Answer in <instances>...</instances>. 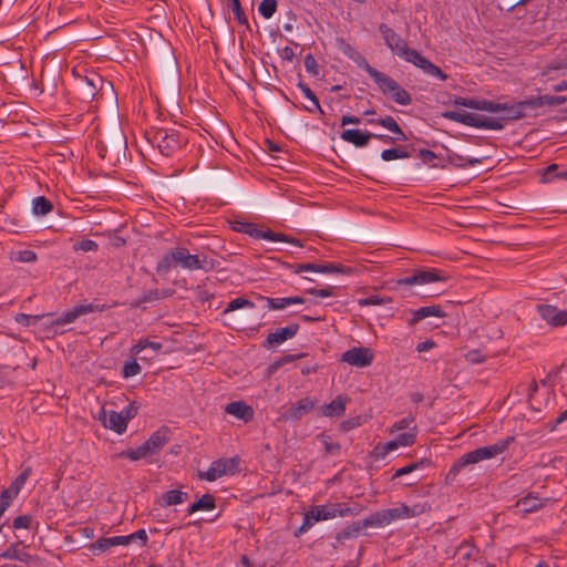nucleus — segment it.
Instances as JSON below:
<instances>
[{
	"instance_id": "1",
	"label": "nucleus",
	"mask_w": 567,
	"mask_h": 567,
	"mask_svg": "<svg viewBox=\"0 0 567 567\" xmlns=\"http://www.w3.org/2000/svg\"><path fill=\"white\" fill-rule=\"evenodd\" d=\"M379 31L384 40L385 45L392 51L393 54L404 59L406 62L412 63L421 69L425 74L439 78L441 81L449 79L437 65L432 63L427 58L422 55L417 50L408 47V43L400 34L385 23L379 25Z\"/></svg>"
},
{
	"instance_id": "2",
	"label": "nucleus",
	"mask_w": 567,
	"mask_h": 567,
	"mask_svg": "<svg viewBox=\"0 0 567 567\" xmlns=\"http://www.w3.org/2000/svg\"><path fill=\"white\" fill-rule=\"evenodd\" d=\"M318 229L329 236L347 238L361 245L389 243L394 245L395 237L385 233H377L352 223L340 219H323L317 225Z\"/></svg>"
},
{
	"instance_id": "3",
	"label": "nucleus",
	"mask_w": 567,
	"mask_h": 567,
	"mask_svg": "<svg viewBox=\"0 0 567 567\" xmlns=\"http://www.w3.org/2000/svg\"><path fill=\"white\" fill-rule=\"evenodd\" d=\"M96 150L99 156L110 166H116L125 161L127 152V140L117 124L110 126L105 133V140L97 141Z\"/></svg>"
},
{
	"instance_id": "4",
	"label": "nucleus",
	"mask_w": 567,
	"mask_h": 567,
	"mask_svg": "<svg viewBox=\"0 0 567 567\" xmlns=\"http://www.w3.org/2000/svg\"><path fill=\"white\" fill-rule=\"evenodd\" d=\"M227 221L233 230L246 234L254 239H265L274 243H287L298 247H303V244L300 239L285 233L274 231L269 227H259L256 223L244 221L239 219H228Z\"/></svg>"
},
{
	"instance_id": "5",
	"label": "nucleus",
	"mask_w": 567,
	"mask_h": 567,
	"mask_svg": "<svg viewBox=\"0 0 567 567\" xmlns=\"http://www.w3.org/2000/svg\"><path fill=\"white\" fill-rule=\"evenodd\" d=\"M147 135L150 143L167 157L173 156L187 142L182 131L176 128L159 127L147 133Z\"/></svg>"
},
{
	"instance_id": "6",
	"label": "nucleus",
	"mask_w": 567,
	"mask_h": 567,
	"mask_svg": "<svg viewBox=\"0 0 567 567\" xmlns=\"http://www.w3.org/2000/svg\"><path fill=\"white\" fill-rule=\"evenodd\" d=\"M231 174L226 167H212L198 177L197 188L204 192L227 194L234 189Z\"/></svg>"
},
{
	"instance_id": "7",
	"label": "nucleus",
	"mask_w": 567,
	"mask_h": 567,
	"mask_svg": "<svg viewBox=\"0 0 567 567\" xmlns=\"http://www.w3.org/2000/svg\"><path fill=\"white\" fill-rule=\"evenodd\" d=\"M442 117L464 124L466 126L484 130L499 131L504 128L502 118L486 117L480 114L460 111H444Z\"/></svg>"
},
{
	"instance_id": "8",
	"label": "nucleus",
	"mask_w": 567,
	"mask_h": 567,
	"mask_svg": "<svg viewBox=\"0 0 567 567\" xmlns=\"http://www.w3.org/2000/svg\"><path fill=\"white\" fill-rule=\"evenodd\" d=\"M370 78L375 82L379 90L394 103L403 106L412 103L411 94L390 75L375 70Z\"/></svg>"
},
{
	"instance_id": "9",
	"label": "nucleus",
	"mask_w": 567,
	"mask_h": 567,
	"mask_svg": "<svg viewBox=\"0 0 567 567\" xmlns=\"http://www.w3.org/2000/svg\"><path fill=\"white\" fill-rule=\"evenodd\" d=\"M135 540H140L141 546L147 545L148 536L144 528L125 536L100 537L95 543L90 545V550L93 554H99L114 546H127Z\"/></svg>"
},
{
	"instance_id": "10",
	"label": "nucleus",
	"mask_w": 567,
	"mask_h": 567,
	"mask_svg": "<svg viewBox=\"0 0 567 567\" xmlns=\"http://www.w3.org/2000/svg\"><path fill=\"white\" fill-rule=\"evenodd\" d=\"M243 308L254 309L255 303L247 298L238 297L230 300L223 312L224 316L230 315L228 317L229 326L236 330L245 329L252 321V315L250 312L241 311L233 313Z\"/></svg>"
},
{
	"instance_id": "11",
	"label": "nucleus",
	"mask_w": 567,
	"mask_h": 567,
	"mask_svg": "<svg viewBox=\"0 0 567 567\" xmlns=\"http://www.w3.org/2000/svg\"><path fill=\"white\" fill-rule=\"evenodd\" d=\"M514 441V436H507L503 440H498L494 444L477 447L466 453V460L472 462V464L478 463L484 460H491L504 453Z\"/></svg>"
},
{
	"instance_id": "12",
	"label": "nucleus",
	"mask_w": 567,
	"mask_h": 567,
	"mask_svg": "<svg viewBox=\"0 0 567 567\" xmlns=\"http://www.w3.org/2000/svg\"><path fill=\"white\" fill-rule=\"evenodd\" d=\"M239 462L236 457L219 458L212 463L206 472H198L200 480L214 482L225 474H235L238 471Z\"/></svg>"
},
{
	"instance_id": "13",
	"label": "nucleus",
	"mask_w": 567,
	"mask_h": 567,
	"mask_svg": "<svg viewBox=\"0 0 567 567\" xmlns=\"http://www.w3.org/2000/svg\"><path fill=\"white\" fill-rule=\"evenodd\" d=\"M104 84L112 86L111 82H105L104 79L96 73L85 76L79 84L80 99L85 102L93 101L96 99Z\"/></svg>"
},
{
	"instance_id": "14",
	"label": "nucleus",
	"mask_w": 567,
	"mask_h": 567,
	"mask_svg": "<svg viewBox=\"0 0 567 567\" xmlns=\"http://www.w3.org/2000/svg\"><path fill=\"white\" fill-rule=\"evenodd\" d=\"M374 359L370 348L354 347L342 353L341 361L352 367L365 368L372 364Z\"/></svg>"
},
{
	"instance_id": "15",
	"label": "nucleus",
	"mask_w": 567,
	"mask_h": 567,
	"mask_svg": "<svg viewBox=\"0 0 567 567\" xmlns=\"http://www.w3.org/2000/svg\"><path fill=\"white\" fill-rule=\"evenodd\" d=\"M317 405V400H312L309 396L300 399L297 403L291 404L285 410L279 420L284 422H295L300 420L303 415L312 411Z\"/></svg>"
},
{
	"instance_id": "16",
	"label": "nucleus",
	"mask_w": 567,
	"mask_h": 567,
	"mask_svg": "<svg viewBox=\"0 0 567 567\" xmlns=\"http://www.w3.org/2000/svg\"><path fill=\"white\" fill-rule=\"evenodd\" d=\"M298 331V323H290L284 328H279L267 336V338L262 341L261 347L265 349H270L272 347L279 346L285 341L293 338Z\"/></svg>"
},
{
	"instance_id": "17",
	"label": "nucleus",
	"mask_w": 567,
	"mask_h": 567,
	"mask_svg": "<svg viewBox=\"0 0 567 567\" xmlns=\"http://www.w3.org/2000/svg\"><path fill=\"white\" fill-rule=\"evenodd\" d=\"M429 317L445 318L446 313L444 312L441 305H431V306L421 307L416 310H412V317L408 320V326L414 327L420 321H422L423 319H426Z\"/></svg>"
},
{
	"instance_id": "18",
	"label": "nucleus",
	"mask_w": 567,
	"mask_h": 567,
	"mask_svg": "<svg viewBox=\"0 0 567 567\" xmlns=\"http://www.w3.org/2000/svg\"><path fill=\"white\" fill-rule=\"evenodd\" d=\"M340 137L355 147H365L373 138V133L358 128H348L341 133Z\"/></svg>"
},
{
	"instance_id": "19",
	"label": "nucleus",
	"mask_w": 567,
	"mask_h": 567,
	"mask_svg": "<svg viewBox=\"0 0 567 567\" xmlns=\"http://www.w3.org/2000/svg\"><path fill=\"white\" fill-rule=\"evenodd\" d=\"M225 412L245 423L251 421L255 414L254 409L244 401H234L226 404Z\"/></svg>"
},
{
	"instance_id": "20",
	"label": "nucleus",
	"mask_w": 567,
	"mask_h": 567,
	"mask_svg": "<svg viewBox=\"0 0 567 567\" xmlns=\"http://www.w3.org/2000/svg\"><path fill=\"white\" fill-rule=\"evenodd\" d=\"M171 429L163 425L146 440L153 454H157L171 441Z\"/></svg>"
},
{
	"instance_id": "21",
	"label": "nucleus",
	"mask_w": 567,
	"mask_h": 567,
	"mask_svg": "<svg viewBox=\"0 0 567 567\" xmlns=\"http://www.w3.org/2000/svg\"><path fill=\"white\" fill-rule=\"evenodd\" d=\"M349 402L347 395H338L330 403L321 406V415L329 417H340L346 412V405Z\"/></svg>"
},
{
	"instance_id": "22",
	"label": "nucleus",
	"mask_w": 567,
	"mask_h": 567,
	"mask_svg": "<svg viewBox=\"0 0 567 567\" xmlns=\"http://www.w3.org/2000/svg\"><path fill=\"white\" fill-rule=\"evenodd\" d=\"M343 43L342 52L351 59L358 68L364 70L370 76L373 74V72L377 70L375 68L371 66L367 59L358 52L352 45Z\"/></svg>"
},
{
	"instance_id": "23",
	"label": "nucleus",
	"mask_w": 567,
	"mask_h": 567,
	"mask_svg": "<svg viewBox=\"0 0 567 567\" xmlns=\"http://www.w3.org/2000/svg\"><path fill=\"white\" fill-rule=\"evenodd\" d=\"M481 220L477 218L471 217L470 215H461L460 219H451L445 218V220L442 224H439L444 229L454 230V227H461V228H468V227H476L481 226Z\"/></svg>"
},
{
	"instance_id": "24",
	"label": "nucleus",
	"mask_w": 567,
	"mask_h": 567,
	"mask_svg": "<svg viewBox=\"0 0 567 567\" xmlns=\"http://www.w3.org/2000/svg\"><path fill=\"white\" fill-rule=\"evenodd\" d=\"M216 507V498L214 495L206 493L197 498L194 503H192L186 512L188 515H192L199 511H213Z\"/></svg>"
},
{
	"instance_id": "25",
	"label": "nucleus",
	"mask_w": 567,
	"mask_h": 567,
	"mask_svg": "<svg viewBox=\"0 0 567 567\" xmlns=\"http://www.w3.org/2000/svg\"><path fill=\"white\" fill-rule=\"evenodd\" d=\"M177 247L168 250L164 256L158 260L156 265V272L158 275H166L173 267L178 266L177 258Z\"/></svg>"
},
{
	"instance_id": "26",
	"label": "nucleus",
	"mask_w": 567,
	"mask_h": 567,
	"mask_svg": "<svg viewBox=\"0 0 567 567\" xmlns=\"http://www.w3.org/2000/svg\"><path fill=\"white\" fill-rule=\"evenodd\" d=\"M154 455L151 451L147 442L145 441L142 445L136 449H126L117 453L118 458H127L130 461H138L141 458H145L147 456Z\"/></svg>"
},
{
	"instance_id": "27",
	"label": "nucleus",
	"mask_w": 567,
	"mask_h": 567,
	"mask_svg": "<svg viewBox=\"0 0 567 567\" xmlns=\"http://www.w3.org/2000/svg\"><path fill=\"white\" fill-rule=\"evenodd\" d=\"M47 215H30V226L35 230L39 229H53L59 231L63 224L62 220L43 219Z\"/></svg>"
},
{
	"instance_id": "28",
	"label": "nucleus",
	"mask_w": 567,
	"mask_h": 567,
	"mask_svg": "<svg viewBox=\"0 0 567 567\" xmlns=\"http://www.w3.org/2000/svg\"><path fill=\"white\" fill-rule=\"evenodd\" d=\"M188 497H189L188 493H186V492H182L178 489H169L161 496L158 504L164 507L178 505V504H182L185 501H187Z\"/></svg>"
},
{
	"instance_id": "29",
	"label": "nucleus",
	"mask_w": 567,
	"mask_h": 567,
	"mask_svg": "<svg viewBox=\"0 0 567 567\" xmlns=\"http://www.w3.org/2000/svg\"><path fill=\"white\" fill-rule=\"evenodd\" d=\"M178 266L188 270H197L199 255L189 254L185 247H177Z\"/></svg>"
},
{
	"instance_id": "30",
	"label": "nucleus",
	"mask_w": 567,
	"mask_h": 567,
	"mask_svg": "<svg viewBox=\"0 0 567 567\" xmlns=\"http://www.w3.org/2000/svg\"><path fill=\"white\" fill-rule=\"evenodd\" d=\"M544 506V503L536 496L528 494L516 502V507L524 514L533 513Z\"/></svg>"
},
{
	"instance_id": "31",
	"label": "nucleus",
	"mask_w": 567,
	"mask_h": 567,
	"mask_svg": "<svg viewBox=\"0 0 567 567\" xmlns=\"http://www.w3.org/2000/svg\"><path fill=\"white\" fill-rule=\"evenodd\" d=\"M105 429L111 430L117 434H123L126 432L127 423L120 412L111 410Z\"/></svg>"
},
{
	"instance_id": "32",
	"label": "nucleus",
	"mask_w": 567,
	"mask_h": 567,
	"mask_svg": "<svg viewBox=\"0 0 567 567\" xmlns=\"http://www.w3.org/2000/svg\"><path fill=\"white\" fill-rule=\"evenodd\" d=\"M433 465V462L431 458H427V457H423L421 458L420 461L417 462H413V463H410L401 468H398L393 476H392V480H395V478H399L401 476H404V475H408V474H411L413 473L414 471L419 470V468H422V467H429V466H432Z\"/></svg>"
},
{
	"instance_id": "33",
	"label": "nucleus",
	"mask_w": 567,
	"mask_h": 567,
	"mask_svg": "<svg viewBox=\"0 0 567 567\" xmlns=\"http://www.w3.org/2000/svg\"><path fill=\"white\" fill-rule=\"evenodd\" d=\"M419 285H425L435 281H445L446 277L441 275V271L435 268L419 269L416 270Z\"/></svg>"
},
{
	"instance_id": "34",
	"label": "nucleus",
	"mask_w": 567,
	"mask_h": 567,
	"mask_svg": "<svg viewBox=\"0 0 567 567\" xmlns=\"http://www.w3.org/2000/svg\"><path fill=\"white\" fill-rule=\"evenodd\" d=\"M83 316L80 305L75 306L70 311L61 315L56 319L51 321L53 328L62 327L68 323L74 322L79 317Z\"/></svg>"
},
{
	"instance_id": "35",
	"label": "nucleus",
	"mask_w": 567,
	"mask_h": 567,
	"mask_svg": "<svg viewBox=\"0 0 567 567\" xmlns=\"http://www.w3.org/2000/svg\"><path fill=\"white\" fill-rule=\"evenodd\" d=\"M362 529L363 528L361 526L360 520H357V522H353L352 524L348 525L347 527H344L339 533H337L334 538H336L337 543H342L343 540L350 539V538H357L360 535Z\"/></svg>"
},
{
	"instance_id": "36",
	"label": "nucleus",
	"mask_w": 567,
	"mask_h": 567,
	"mask_svg": "<svg viewBox=\"0 0 567 567\" xmlns=\"http://www.w3.org/2000/svg\"><path fill=\"white\" fill-rule=\"evenodd\" d=\"M472 462L466 460V453L462 455L456 462L453 463L447 474L445 475V484L452 485L457 476V474L467 465H471Z\"/></svg>"
},
{
	"instance_id": "37",
	"label": "nucleus",
	"mask_w": 567,
	"mask_h": 567,
	"mask_svg": "<svg viewBox=\"0 0 567 567\" xmlns=\"http://www.w3.org/2000/svg\"><path fill=\"white\" fill-rule=\"evenodd\" d=\"M362 528L382 527L388 525L384 509L372 513L369 517L360 520Z\"/></svg>"
},
{
	"instance_id": "38",
	"label": "nucleus",
	"mask_w": 567,
	"mask_h": 567,
	"mask_svg": "<svg viewBox=\"0 0 567 567\" xmlns=\"http://www.w3.org/2000/svg\"><path fill=\"white\" fill-rule=\"evenodd\" d=\"M162 347L163 346L159 342L144 340V341H140L137 344L133 346L132 352L137 354V353L144 351L145 349H152L153 354L142 355L140 358L141 360H148V359H153L157 354V352L162 349Z\"/></svg>"
},
{
	"instance_id": "39",
	"label": "nucleus",
	"mask_w": 567,
	"mask_h": 567,
	"mask_svg": "<svg viewBox=\"0 0 567 567\" xmlns=\"http://www.w3.org/2000/svg\"><path fill=\"white\" fill-rule=\"evenodd\" d=\"M310 509L313 511V515L315 518L317 519V523L320 520H326L336 517L334 504L312 505Z\"/></svg>"
},
{
	"instance_id": "40",
	"label": "nucleus",
	"mask_w": 567,
	"mask_h": 567,
	"mask_svg": "<svg viewBox=\"0 0 567 567\" xmlns=\"http://www.w3.org/2000/svg\"><path fill=\"white\" fill-rule=\"evenodd\" d=\"M0 229L11 234H19L27 229L25 226L19 225L16 218L9 215H0Z\"/></svg>"
},
{
	"instance_id": "41",
	"label": "nucleus",
	"mask_w": 567,
	"mask_h": 567,
	"mask_svg": "<svg viewBox=\"0 0 567 567\" xmlns=\"http://www.w3.org/2000/svg\"><path fill=\"white\" fill-rule=\"evenodd\" d=\"M317 440L323 444L326 455H339L341 445L331 441V436L326 432L319 433Z\"/></svg>"
},
{
	"instance_id": "42",
	"label": "nucleus",
	"mask_w": 567,
	"mask_h": 567,
	"mask_svg": "<svg viewBox=\"0 0 567 567\" xmlns=\"http://www.w3.org/2000/svg\"><path fill=\"white\" fill-rule=\"evenodd\" d=\"M334 508H336V516L344 517V516L359 515L361 512H363L364 506L361 505L360 503H353L351 506L336 503Z\"/></svg>"
},
{
	"instance_id": "43",
	"label": "nucleus",
	"mask_w": 567,
	"mask_h": 567,
	"mask_svg": "<svg viewBox=\"0 0 567 567\" xmlns=\"http://www.w3.org/2000/svg\"><path fill=\"white\" fill-rule=\"evenodd\" d=\"M320 274H341V275H353L354 269L349 266H343L341 264L327 262L321 264Z\"/></svg>"
},
{
	"instance_id": "44",
	"label": "nucleus",
	"mask_w": 567,
	"mask_h": 567,
	"mask_svg": "<svg viewBox=\"0 0 567 567\" xmlns=\"http://www.w3.org/2000/svg\"><path fill=\"white\" fill-rule=\"evenodd\" d=\"M369 124H378L385 128H388L393 134H402V128L398 124V122L390 115L381 118H370L368 120Z\"/></svg>"
},
{
	"instance_id": "45",
	"label": "nucleus",
	"mask_w": 567,
	"mask_h": 567,
	"mask_svg": "<svg viewBox=\"0 0 567 567\" xmlns=\"http://www.w3.org/2000/svg\"><path fill=\"white\" fill-rule=\"evenodd\" d=\"M226 6L231 9L235 14L236 21L241 25H248V18L241 8L240 0H224Z\"/></svg>"
},
{
	"instance_id": "46",
	"label": "nucleus",
	"mask_w": 567,
	"mask_h": 567,
	"mask_svg": "<svg viewBox=\"0 0 567 567\" xmlns=\"http://www.w3.org/2000/svg\"><path fill=\"white\" fill-rule=\"evenodd\" d=\"M257 299L266 301V306L269 310H281L290 306L289 297L284 298H270L261 295H257Z\"/></svg>"
},
{
	"instance_id": "47",
	"label": "nucleus",
	"mask_w": 567,
	"mask_h": 567,
	"mask_svg": "<svg viewBox=\"0 0 567 567\" xmlns=\"http://www.w3.org/2000/svg\"><path fill=\"white\" fill-rule=\"evenodd\" d=\"M417 435V427L414 424L410 431L399 434L394 440L398 446H411L415 443Z\"/></svg>"
},
{
	"instance_id": "48",
	"label": "nucleus",
	"mask_w": 567,
	"mask_h": 567,
	"mask_svg": "<svg viewBox=\"0 0 567 567\" xmlns=\"http://www.w3.org/2000/svg\"><path fill=\"white\" fill-rule=\"evenodd\" d=\"M284 267L292 270L295 274H300L303 271H312V272H319L320 274V267L321 264H313V262H306V264H289L284 262Z\"/></svg>"
},
{
	"instance_id": "49",
	"label": "nucleus",
	"mask_w": 567,
	"mask_h": 567,
	"mask_svg": "<svg viewBox=\"0 0 567 567\" xmlns=\"http://www.w3.org/2000/svg\"><path fill=\"white\" fill-rule=\"evenodd\" d=\"M32 204V213H51L53 209V204L50 199L44 196L34 197L31 200Z\"/></svg>"
},
{
	"instance_id": "50",
	"label": "nucleus",
	"mask_w": 567,
	"mask_h": 567,
	"mask_svg": "<svg viewBox=\"0 0 567 567\" xmlns=\"http://www.w3.org/2000/svg\"><path fill=\"white\" fill-rule=\"evenodd\" d=\"M317 519L315 518L313 511L310 508L303 514L302 524L295 530V536L299 537L302 534L307 533L315 524Z\"/></svg>"
},
{
	"instance_id": "51",
	"label": "nucleus",
	"mask_w": 567,
	"mask_h": 567,
	"mask_svg": "<svg viewBox=\"0 0 567 567\" xmlns=\"http://www.w3.org/2000/svg\"><path fill=\"white\" fill-rule=\"evenodd\" d=\"M317 519L315 518L313 511L310 508L303 514L302 524L295 530V536L299 537L302 534L307 533L315 524Z\"/></svg>"
},
{
	"instance_id": "52",
	"label": "nucleus",
	"mask_w": 567,
	"mask_h": 567,
	"mask_svg": "<svg viewBox=\"0 0 567 567\" xmlns=\"http://www.w3.org/2000/svg\"><path fill=\"white\" fill-rule=\"evenodd\" d=\"M482 100L475 97L455 96L452 101L454 106H463L472 110L481 111Z\"/></svg>"
},
{
	"instance_id": "53",
	"label": "nucleus",
	"mask_w": 567,
	"mask_h": 567,
	"mask_svg": "<svg viewBox=\"0 0 567 567\" xmlns=\"http://www.w3.org/2000/svg\"><path fill=\"white\" fill-rule=\"evenodd\" d=\"M159 299H161L159 290L158 289H150V290L144 291L138 299L132 301L131 306L133 308H137L142 303L153 302V301H156V300H159Z\"/></svg>"
},
{
	"instance_id": "54",
	"label": "nucleus",
	"mask_w": 567,
	"mask_h": 567,
	"mask_svg": "<svg viewBox=\"0 0 567 567\" xmlns=\"http://www.w3.org/2000/svg\"><path fill=\"white\" fill-rule=\"evenodd\" d=\"M142 371V367L138 364L136 359H131L124 362L122 369V375L124 379H128L140 374Z\"/></svg>"
},
{
	"instance_id": "55",
	"label": "nucleus",
	"mask_w": 567,
	"mask_h": 567,
	"mask_svg": "<svg viewBox=\"0 0 567 567\" xmlns=\"http://www.w3.org/2000/svg\"><path fill=\"white\" fill-rule=\"evenodd\" d=\"M392 302L391 297H380L378 295H372L367 298H361L358 300V305L360 307H368V306H381L384 303Z\"/></svg>"
},
{
	"instance_id": "56",
	"label": "nucleus",
	"mask_w": 567,
	"mask_h": 567,
	"mask_svg": "<svg viewBox=\"0 0 567 567\" xmlns=\"http://www.w3.org/2000/svg\"><path fill=\"white\" fill-rule=\"evenodd\" d=\"M505 110H501V112H505V115L502 117L504 121H517L527 116V112H520L515 109V104L504 103Z\"/></svg>"
},
{
	"instance_id": "57",
	"label": "nucleus",
	"mask_w": 567,
	"mask_h": 567,
	"mask_svg": "<svg viewBox=\"0 0 567 567\" xmlns=\"http://www.w3.org/2000/svg\"><path fill=\"white\" fill-rule=\"evenodd\" d=\"M45 316H51V313L48 315H27V313H18L14 317V320L17 323L22 324L24 327H29L31 324H35L41 319H43Z\"/></svg>"
},
{
	"instance_id": "58",
	"label": "nucleus",
	"mask_w": 567,
	"mask_h": 567,
	"mask_svg": "<svg viewBox=\"0 0 567 567\" xmlns=\"http://www.w3.org/2000/svg\"><path fill=\"white\" fill-rule=\"evenodd\" d=\"M276 10L277 0H262L258 6V11L265 19H270Z\"/></svg>"
},
{
	"instance_id": "59",
	"label": "nucleus",
	"mask_w": 567,
	"mask_h": 567,
	"mask_svg": "<svg viewBox=\"0 0 567 567\" xmlns=\"http://www.w3.org/2000/svg\"><path fill=\"white\" fill-rule=\"evenodd\" d=\"M11 260L18 262H33L37 260V254L33 250H18L11 252Z\"/></svg>"
},
{
	"instance_id": "60",
	"label": "nucleus",
	"mask_w": 567,
	"mask_h": 567,
	"mask_svg": "<svg viewBox=\"0 0 567 567\" xmlns=\"http://www.w3.org/2000/svg\"><path fill=\"white\" fill-rule=\"evenodd\" d=\"M536 99H539L540 102L537 103V107H542L544 105L555 106L560 105L566 102V96L563 95H539L536 96Z\"/></svg>"
},
{
	"instance_id": "61",
	"label": "nucleus",
	"mask_w": 567,
	"mask_h": 567,
	"mask_svg": "<svg viewBox=\"0 0 567 567\" xmlns=\"http://www.w3.org/2000/svg\"><path fill=\"white\" fill-rule=\"evenodd\" d=\"M556 308L557 307L551 305H538L537 312L543 320L551 326Z\"/></svg>"
},
{
	"instance_id": "62",
	"label": "nucleus",
	"mask_w": 567,
	"mask_h": 567,
	"mask_svg": "<svg viewBox=\"0 0 567 567\" xmlns=\"http://www.w3.org/2000/svg\"><path fill=\"white\" fill-rule=\"evenodd\" d=\"M220 262L216 259H209L205 255H199V259L197 262V270H204L206 272L212 271L218 268Z\"/></svg>"
},
{
	"instance_id": "63",
	"label": "nucleus",
	"mask_w": 567,
	"mask_h": 567,
	"mask_svg": "<svg viewBox=\"0 0 567 567\" xmlns=\"http://www.w3.org/2000/svg\"><path fill=\"white\" fill-rule=\"evenodd\" d=\"M140 409V403L136 401H132L127 406H125L120 413L126 423H128L132 419H134Z\"/></svg>"
},
{
	"instance_id": "64",
	"label": "nucleus",
	"mask_w": 567,
	"mask_h": 567,
	"mask_svg": "<svg viewBox=\"0 0 567 567\" xmlns=\"http://www.w3.org/2000/svg\"><path fill=\"white\" fill-rule=\"evenodd\" d=\"M99 248V245L96 241L92 239H82L73 245V250H82V251H96Z\"/></svg>"
}]
</instances>
